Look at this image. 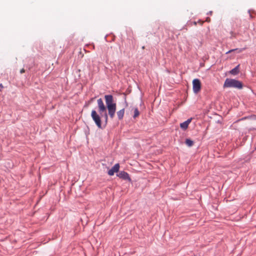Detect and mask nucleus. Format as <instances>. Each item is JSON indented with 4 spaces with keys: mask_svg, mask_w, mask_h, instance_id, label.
Here are the masks:
<instances>
[{
    "mask_svg": "<svg viewBox=\"0 0 256 256\" xmlns=\"http://www.w3.org/2000/svg\"><path fill=\"white\" fill-rule=\"evenodd\" d=\"M244 49H240V48L232 49V50H229L228 52H226V54H229V53H231L232 52H236L237 53H240Z\"/></svg>",
    "mask_w": 256,
    "mask_h": 256,
    "instance_id": "nucleus-13",
    "label": "nucleus"
},
{
    "mask_svg": "<svg viewBox=\"0 0 256 256\" xmlns=\"http://www.w3.org/2000/svg\"><path fill=\"white\" fill-rule=\"evenodd\" d=\"M167 71H168V73H170V72L168 70H167Z\"/></svg>",
    "mask_w": 256,
    "mask_h": 256,
    "instance_id": "nucleus-18",
    "label": "nucleus"
},
{
    "mask_svg": "<svg viewBox=\"0 0 256 256\" xmlns=\"http://www.w3.org/2000/svg\"><path fill=\"white\" fill-rule=\"evenodd\" d=\"M192 120V118H190L188 119L186 121L181 123L180 124V128L184 130H186Z\"/></svg>",
    "mask_w": 256,
    "mask_h": 256,
    "instance_id": "nucleus-8",
    "label": "nucleus"
},
{
    "mask_svg": "<svg viewBox=\"0 0 256 256\" xmlns=\"http://www.w3.org/2000/svg\"><path fill=\"white\" fill-rule=\"evenodd\" d=\"M240 65H237L234 68L229 72V73L233 76H236L240 72Z\"/></svg>",
    "mask_w": 256,
    "mask_h": 256,
    "instance_id": "nucleus-9",
    "label": "nucleus"
},
{
    "mask_svg": "<svg viewBox=\"0 0 256 256\" xmlns=\"http://www.w3.org/2000/svg\"><path fill=\"white\" fill-rule=\"evenodd\" d=\"M91 116L92 120L94 122L96 126L100 128H102V121H101V117L97 113L96 110H92L91 112Z\"/></svg>",
    "mask_w": 256,
    "mask_h": 256,
    "instance_id": "nucleus-4",
    "label": "nucleus"
},
{
    "mask_svg": "<svg viewBox=\"0 0 256 256\" xmlns=\"http://www.w3.org/2000/svg\"><path fill=\"white\" fill-rule=\"evenodd\" d=\"M116 175L120 178H122L125 180H128L129 182H132V179L130 178L129 174L126 172L120 171L118 174H117Z\"/></svg>",
    "mask_w": 256,
    "mask_h": 256,
    "instance_id": "nucleus-6",
    "label": "nucleus"
},
{
    "mask_svg": "<svg viewBox=\"0 0 256 256\" xmlns=\"http://www.w3.org/2000/svg\"><path fill=\"white\" fill-rule=\"evenodd\" d=\"M186 144L188 146H192L194 145V142L189 138H186L185 141Z\"/></svg>",
    "mask_w": 256,
    "mask_h": 256,
    "instance_id": "nucleus-11",
    "label": "nucleus"
},
{
    "mask_svg": "<svg viewBox=\"0 0 256 256\" xmlns=\"http://www.w3.org/2000/svg\"><path fill=\"white\" fill-rule=\"evenodd\" d=\"M134 114L133 116V118H136L138 117L140 115V112L138 110V108H134Z\"/></svg>",
    "mask_w": 256,
    "mask_h": 256,
    "instance_id": "nucleus-12",
    "label": "nucleus"
},
{
    "mask_svg": "<svg viewBox=\"0 0 256 256\" xmlns=\"http://www.w3.org/2000/svg\"><path fill=\"white\" fill-rule=\"evenodd\" d=\"M0 88H4V86H3V85H2V84H0Z\"/></svg>",
    "mask_w": 256,
    "mask_h": 256,
    "instance_id": "nucleus-16",
    "label": "nucleus"
},
{
    "mask_svg": "<svg viewBox=\"0 0 256 256\" xmlns=\"http://www.w3.org/2000/svg\"><path fill=\"white\" fill-rule=\"evenodd\" d=\"M224 88H233L237 89H242L244 84L242 82L236 79L226 78L224 84Z\"/></svg>",
    "mask_w": 256,
    "mask_h": 256,
    "instance_id": "nucleus-2",
    "label": "nucleus"
},
{
    "mask_svg": "<svg viewBox=\"0 0 256 256\" xmlns=\"http://www.w3.org/2000/svg\"><path fill=\"white\" fill-rule=\"evenodd\" d=\"M98 112L102 116H103L102 113H104V118L105 124H106L108 120V115L106 112V107L104 106L103 100L101 98L98 100Z\"/></svg>",
    "mask_w": 256,
    "mask_h": 256,
    "instance_id": "nucleus-3",
    "label": "nucleus"
},
{
    "mask_svg": "<svg viewBox=\"0 0 256 256\" xmlns=\"http://www.w3.org/2000/svg\"><path fill=\"white\" fill-rule=\"evenodd\" d=\"M1 91V90L0 89V92Z\"/></svg>",
    "mask_w": 256,
    "mask_h": 256,
    "instance_id": "nucleus-20",
    "label": "nucleus"
},
{
    "mask_svg": "<svg viewBox=\"0 0 256 256\" xmlns=\"http://www.w3.org/2000/svg\"><path fill=\"white\" fill-rule=\"evenodd\" d=\"M253 118L254 120H256V115L254 114V115H252L250 116H246L244 118H242V120H246V119L249 118Z\"/></svg>",
    "mask_w": 256,
    "mask_h": 256,
    "instance_id": "nucleus-14",
    "label": "nucleus"
},
{
    "mask_svg": "<svg viewBox=\"0 0 256 256\" xmlns=\"http://www.w3.org/2000/svg\"><path fill=\"white\" fill-rule=\"evenodd\" d=\"M193 91L196 94L201 89V82L199 79L195 78L192 80Z\"/></svg>",
    "mask_w": 256,
    "mask_h": 256,
    "instance_id": "nucleus-5",
    "label": "nucleus"
},
{
    "mask_svg": "<svg viewBox=\"0 0 256 256\" xmlns=\"http://www.w3.org/2000/svg\"><path fill=\"white\" fill-rule=\"evenodd\" d=\"M24 72H25V70H24V68H22V69H21V70H20V72L21 74H22V73Z\"/></svg>",
    "mask_w": 256,
    "mask_h": 256,
    "instance_id": "nucleus-15",
    "label": "nucleus"
},
{
    "mask_svg": "<svg viewBox=\"0 0 256 256\" xmlns=\"http://www.w3.org/2000/svg\"><path fill=\"white\" fill-rule=\"evenodd\" d=\"M106 108L108 110V114L111 119H113L115 116L116 104L114 102V97L112 94L104 96Z\"/></svg>",
    "mask_w": 256,
    "mask_h": 256,
    "instance_id": "nucleus-1",
    "label": "nucleus"
},
{
    "mask_svg": "<svg viewBox=\"0 0 256 256\" xmlns=\"http://www.w3.org/2000/svg\"><path fill=\"white\" fill-rule=\"evenodd\" d=\"M124 114V108H123L122 110L117 112L116 114H117L118 120H122L123 119Z\"/></svg>",
    "mask_w": 256,
    "mask_h": 256,
    "instance_id": "nucleus-10",
    "label": "nucleus"
},
{
    "mask_svg": "<svg viewBox=\"0 0 256 256\" xmlns=\"http://www.w3.org/2000/svg\"><path fill=\"white\" fill-rule=\"evenodd\" d=\"M120 164H116L112 167V168L108 171V174L110 176H113L114 172H118L119 170Z\"/></svg>",
    "mask_w": 256,
    "mask_h": 256,
    "instance_id": "nucleus-7",
    "label": "nucleus"
},
{
    "mask_svg": "<svg viewBox=\"0 0 256 256\" xmlns=\"http://www.w3.org/2000/svg\"><path fill=\"white\" fill-rule=\"evenodd\" d=\"M254 150H256V147L254 148Z\"/></svg>",
    "mask_w": 256,
    "mask_h": 256,
    "instance_id": "nucleus-19",
    "label": "nucleus"
},
{
    "mask_svg": "<svg viewBox=\"0 0 256 256\" xmlns=\"http://www.w3.org/2000/svg\"><path fill=\"white\" fill-rule=\"evenodd\" d=\"M94 98H92L90 99V102H92Z\"/></svg>",
    "mask_w": 256,
    "mask_h": 256,
    "instance_id": "nucleus-17",
    "label": "nucleus"
}]
</instances>
